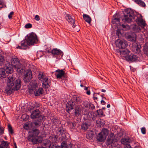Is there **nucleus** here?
Segmentation results:
<instances>
[{
    "mask_svg": "<svg viewBox=\"0 0 148 148\" xmlns=\"http://www.w3.org/2000/svg\"><path fill=\"white\" fill-rule=\"evenodd\" d=\"M46 142L45 143H44V145L46 147H49L50 146V141L48 140H46Z\"/></svg>",
    "mask_w": 148,
    "mask_h": 148,
    "instance_id": "obj_44",
    "label": "nucleus"
},
{
    "mask_svg": "<svg viewBox=\"0 0 148 148\" xmlns=\"http://www.w3.org/2000/svg\"><path fill=\"white\" fill-rule=\"evenodd\" d=\"M132 28L135 32H139L141 30L140 27L137 26L136 24H134L132 26Z\"/></svg>",
    "mask_w": 148,
    "mask_h": 148,
    "instance_id": "obj_31",
    "label": "nucleus"
},
{
    "mask_svg": "<svg viewBox=\"0 0 148 148\" xmlns=\"http://www.w3.org/2000/svg\"><path fill=\"white\" fill-rule=\"evenodd\" d=\"M26 39L30 45L36 43L38 42L37 36L34 33H32L27 35L25 37Z\"/></svg>",
    "mask_w": 148,
    "mask_h": 148,
    "instance_id": "obj_4",
    "label": "nucleus"
},
{
    "mask_svg": "<svg viewBox=\"0 0 148 148\" xmlns=\"http://www.w3.org/2000/svg\"><path fill=\"white\" fill-rule=\"evenodd\" d=\"M10 82L11 83V86L14 90H19L21 87V81L19 79H15L12 76H9L7 82Z\"/></svg>",
    "mask_w": 148,
    "mask_h": 148,
    "instance_id": "obj_1",
    "label": "nucleus"
},
{
    "mask_svg": "<svg viewBox=\"0 0 148 148\" xmlns=\"http://www.w3.org/2000/svg\"><path fill=\"white\" fill-rule=\"evenodd\" d=\"M66 19L68 22L72 23V24H73V25L72 26L73 28L75 27V25L74 24V23H75V20L73 19V18L70 15L67 14L66 15Z\"/></svg>",
    "mask_w": 148,
    "mask_h": 148,
    "instance_id": "obj_22",
    "label": "nucleus"
},
{
    "mask_svg": "<svg viewBox=\"0 0 148 148\" xmlns=\"http://www.w3.org/2000/svg\"><path fill=\"white\" fill-rule=\"evenodd\" d=\"M126 59L128 61L134 62L139 61L140 59L138 55L131 54L130 55L125 56Z\"/></svg>",
    "mask_w": 148,
    "mask_h": 148,
    "instance_id": "obj_8",
    "label": "nucleus"
},
{
    "mask_svg": "<svg viewBox=\"0 0 148 148\" xmlns=\"http://www.w3.org/2000/svg\"><path fill=\"white\" fill-rule=\"evenodd\" d=\"M4 128L0 126V133L1 134H3L4 133Z\"/></svg>",
    "mask_w": 148,
    "mask_h": 148,
    "instance_id": "obj_54",
    "label": "nucleus"
},
{
    "mask_svg": "<svg viewBox=\"0 0 148 148\" xmlns=\"http://www.w3.org/2000/svg\"><path fill=\"white\" fill-rule=\"evenodd\" d=\"M116 34L118 37L120 36L121 35V34L120 32V30L118 29L116 30Z\"/></svg>",
    "mask_w": 148,
    "mask_h": 148,
    "instance_id": "obj_50",
    "label": "nucleus"
},
{
    "mask_svg": "<svg viewBox=\"0 0 148 148\" xmlns=\"http://www.w3.org/2000/svg\"><path fill=\"white\" fill-rule=\"evenodd\" d=\"M66 142L63 141L61 144V147L60 146H56L55 148H73V144L70 143L69 145H67Z\"/></svg>",
    "mask_w": 148,
    "mask_h": 148,
    "instance_id": "obj_16",
    "label": "nucleus"
},
{
    "mask_svg": "<svg viewBox=\"0 0 148 148\" xmlns=\"http://www.w3.org/2000/svg\"><path fill=\"white\" fill-rule=\"evenodd\" d=\"M96 123L97 124H99V125H101L102 124V123L99 120H98L96 121Z\"/></svg>",
    "mask_w": 148,
    "mask_h": 148,
    "instance_id": "obj_58",
    "label": "nucleus"
},
{
    "mask_svg": "<svg viewBox=\"0 0 148 148\" xmlns=\"http://www.w3.org/2000/svg\"><path fill=\"white\" fill-rule=\"evenodd\" d=\"M132 50L136 54L138 55L139 56V54L140 53V46L138 45L134 46L132 47Z\"/></svg>",
    "mask_w": 148,
    "mask_h": 148,
    "instance_id": "obj_20",
    "label": "nucleus"
},
{
    "mask_svg": "<svg viewBox=\"0 0 148 148\" xmlns=\"http://www.w3.org/2000/svg\"><path fill=\"white\" fill-rule=\"evenodd\" d=\"M60 50L57 49H54L51 50V53L54 56H57L59 54H61L62 53Z\"/></svg>",
    "mask_w": 148,
    "mask_h": 148,
    "instance_id": "obj_23",
    "label": "nucleus"
},
{
    "mask_svg": "<svg viewBox=\"0 0 148 148\" xmlns=\"http://www.w3.org/2000/svg\"><path fill=\"white\" fill-rule=\"evenodd\" d=\"M30 45L28 42L25 38V39L21 41V45H18L16 48L17 49H25L27 48L28 46Z\"/></svg>",
    "mask_w": 148,
    "mask_h": 148,
    "instance_id": "obj_9",
    "label": "nucleus"
},
{
    "mask_svg": "<svg viewBox=\"0 0 148 148\" xmlns=\"http://www.w3.org/2000/svg\"><path fill=\"white\" fill-rule=\"evenodd\" d=\"M40 111L38 110H36L32 112L31 114V118L34 119L38 118L40 116Z\"/></svg>",
    "mask_w": 148,
    "mask_h": 148,
    "instance_id": "obj_13",
    "label": "nucleus"
},
{
    "mask_svg": "<svg viewBox=\"0 0 148 148\" xmlns=\"http://www.w3.org/2000/svg\"><path fill=\"white\" fill-rule=\"evenodd\" d=\"M82 112L81 109L79 107H76L75 109L74 114L76 116L81 115Z\"/></svg>",
    "mask_w": 148,
    "mask_h": 148,
    "instance_id": "obj_28",
    "label": "nucleus"
},
{
    "mask_svg": "<svg viewBox=\"0 0 148 148\" xmlns=\"http://www.w3.org/2000/svg\"><path fill=\"white\" fill-rule=\"evenodd\" d=\"M125 36L129 41H135L136 40V36L135 33H134L130 35L127 34Z\"/></svg>",
    "mask_w": 148,
    "mask_h": 148,
    "instance_id": "obj_15",
    "label": "nucleus"
},
{
    "mask_svg": "<svg viewBox=\"0 0 148 148\" xmlns=\"http://www.w3.org/2000/svg\"><path fill=\"white\" fill-rule=\"evenodd\" d=\"M37 86L35 84L30 83L29 86V92L31 93H34Z\"/></svg>",
    "mask_w": 148,
    "mask_h": 148,
    "instance_id": "obj_17",
    "label": "nucleus"
},
{
    "mask_svg": "<svg viewBox=\"0 0 148 148\" xmlns=\"http://www.w3.org/2000/svg\"><path fill=\"white\" fill-rule=\"evenodd\" d=\"M11 71L10 70H9V71H6V73L8 74V73H11Z\"/></svg>",
    "mask_w": 148,
    "mask_h": 148,
    "instance_id": "obj_63",
    "label": "nucleus"
},
{
    "mask_svg": "<svg viewBox=\"0 0 148 148\" xmlns=\"http://www.w3.org/2000/svg\"><path fill=\"white\" fill-rule=\"evenodd\" d=\"M5 76V71L3 69H0V78H4Z\"/></svg>",
    "mask_w": 148,
    "mask_h": 148,
    "instance_id": "obj_33",
    "label": "nucleus"
},
{
    "mask_svg": "<svg viewBox=\"0 0 148 148\" xmlns=\"http://www.w3.org/2000/svg\"><path fill=\"white\" fill-rule=\"evenodd\" d=\"M42 124L40 120H37L32 122L31 123V126L32 127H39Z\"/></svg>",
    "mask_w": 148,
    "mask_h": 148,
    "instance_id": "obj_18",
    "label": "nucleus"
},
{
    "mask_svg": "<svg viewBox=\"0 0 148 148\" xmlns=\"http://www.w3.org/2000/svg\"><path fill=\"white\" fill-rule=\"evenodd\" d=\"M86 93L88 95H90V91L89 90H88L86 92Z\"/></svg>",
    "mask_w": 148,
    "mask_h": 148,
    "instance_id": "obj_62",
    "label": "nucleus"
},
{
    "mask_svg": "<svg viewBox=\"0 0 148 148\" xmlns=\"http://www.w3.org/2000/svg\"><path fill=\"white\" fill-rule=\"evenodd\" d=\"M69 125L70 126L73 128V127H74L75 126V124L74 123H73L72 122H71L69 123Z\"/></svg>",
    "mask_w": 148,
    "mask_h": 148,
    "instance_id": "obj_56",
    "label": "nucleus"
},
{
    "mask_svg": "<svg viewBox=\"0 0 148 148\" xmlns=\"http://www.w3.org/2000/svg\"><path fill=\"white\" fill-rule=\"evenodd\" d=\"M11 85V83H10V82H7V86L5 90V92L7 95H10L14 90L13 88L10 86Z\"/></svg>",
    "mask_w": 148,
    "mask_h": 148,
    "instance_id": "obj_12",
    "label": "nucleus"
},
{
    "mask_svg": "<svg viewBox=\"0 0 148 148\" xmlns=\"http://www.w3.org/2000/svg\"><path fill=\"white\" fill-rule=\"evenodd\" d=\"M143 51L145 54L148 55V43L145 44L144 47Z\"/></svg>",
    "mask_w": 148,
    "mask_h": 148,
    "instance_id": "obj_38",
    "label": "nucleus"
},
{
    "mask_svg": "<svg viewBox=\"0 0 148 148\" xmlns=\"http://www.w3.org/2000/svg\"><path fill=\"white\" fill-rule=\"evenodd\" d=\"M124 148H132L131 147L130 145H125Z\"/></svg>",
    "mask_w": 148,
    "mask_h": 148,
    "instance_id": "obj_60",
    "label": "nucleus"
},
{
    "mask_svg": "<svg viewBox=\"0 0 148 148\" xmlns=\"http://www.w3.org/2000/svg\"><path fill=\"white\" fill-rule=\"evenodd\" d=\"M71 101L73 102L75 104H79L81 101V100L79 97L75 96L73 97Z\"/></svg>",
    "mask_w": 148,
    "mask_h": 148,
    "instance_id": "obj_26",
    "label": "nucleus"
},
{
    "mask_svg": "<svg viewBox=\"0 0 148 148\" xmlns=\"http://www.w3.org/2000/svg\"><path fill=\"white\" fill-rule=\"evenodd\" d=\"M97 114L101 116H105V115L103 114V111L101 109H99L97 111Z\"/></svg>",
    "mask_w": 148,
    "mask_h": 148,
    "instance_id": "obj_40",
    "label": "nucleus"
},
{
    "mask_svg": "<svg viewBox=\"0 0 148 148\" xmlns=\"http://www.w3.org/2000/svg\"><path fill=\"white\" fill-rule=\"evenodd\" d=\"M117 139L115 138L113 133H111L108 137L106 142L108 145H111L112 146H114V143L117 142Z\"/></svg>",
    "mask_w": 148,
    "mask_h": 148,
    "instance_id": "obj_7",
    "label": "nucleus"
},
{
    "mask_svg": "<svg viewBox=\"0 0 148 148\" xmlns=\"http://www.w3.org/2000/svg\"><path fill=\"white\" fill-rule=\"evenodd\" d=\"M8 127L9 132L11 134H13V130L11 125H9L8 126Z\"/></svg>",
    "mask_w": 148,
    "mask_h": 148,
    "instance_id": "obj_47",
    "label": "nucleus"
},
{
    "mask_svg": "<svg viewBox=\"0 0 148 148\" xmlns=\"http://www.w3.org/2000/svg\"><path fill=\"white\" fill-rule=\"evenodd\" d=\"M14 14V12H11L8 16L9 19H11L12 18V16Z\"/></svg>",
    "mask_w": 148,
    "mask_h": 148,
    "instance_id": "obj_52",
    "label": "nucleus"
},
{
    "mask_svg": "<svg viewBox=\"0 0 148 148\" xmlns=\"http://www.w3.org/2000/svg\"><path fill=\"white\" fill-rule=\"evenodd\" d=\"M115 44L116 47L121 49L125 48L127 45V42L125 40L120 39L116 40Z\"/></svg>",
    "mask_w": 148,
    "mask_h": 148,
    "instance_id": "obj_6",
    "label": "nucleus"
},
{
    "mask_svg": "<svg viewBox=\"0 0 148 148\" xmlns=\"http://www.w3.org/2000/svg\"><path fill=\"white\" fill-rule=\"evenodd\" d=\"M5 62L4 57L1 54H0V65H2Z\"/></svg>",
    "mask_w": 148,
    "mask_h": 148,
    "instance_id": "obj_42",
    "label": "nucleus"
},
{
    "mask_svg": "<svg viewBox=\"0 0 148 148\" xmlns=\"http://www.w3.org/2000/svg\"><path fill=\"white\" fill-rule=\"evenodd\" d=\"M130 141V140L129 138H123L121 139L122 143L125 145H129V143Z\"/></svg>",
    "mask_w": 148,
    "mask_h": 148,
    "instance_id": "obj_30",
    "label": "nucleus"
},
{
    "mask_svg": "<svg viewBox=\"0 0 148 148\" xmlns=\"http://www.w3.org/2000/svg\"><path fill=\"white\" fill-rule=\"evenodd\" d=\"M43 90L42 88H40L37 90H36L34 92V94L36 96H40L43 93Z\"/></svg>",
    "mask_w": 148,
    "mask_h": 148,
    "instance_id": "obj_24",
    "label": "nucleus"
},
{
    "mask_svg": "<svg viewBox=\"0 0 148 148\" xmlns=\"http://www.w3.org/2000/svg\"><path fill=\"white\" fill-rule=\"evenodd\" d=\"M95 94L94 95V96H95ZM93 98L94 99V100H95L96 99H97V97H96L95 96H94L93 97Z\"/></svg>",
    "mask_w": 148,
    "mask_h": 148,
    "instance_id": "obj_61",
    "label": "nucleus"
},
{
    "mask_svg": "<svg viewBox=\"0 0 148 148\" xmlns=\"http://www.w3.org/2000/svg\"><path fill=\"white\" fill-rule=\"evenodd\" d=\"M89 106L90 108L92 110H93L95 108V106L91 103H89Z\"/></svg>",
    "mask_w": 148,
    "mask_h": 148,
    "instance_id": "obj_51",
    "label": "nucleus"
},
{
    "mask_svg": "<svg viewBox=\"0 0 148 148\" xmlns=\"http://www.w3.org/2000/svg\"><path fill=\"white\" fill-rule=\"evenodd\" d=\"M25 27L26 28H30L32 27V25L30 23H27L25 25Z\"/></svg>",
    "mask_w": 148,
    "mask_h": 148,
    "instance_id": "obj_53",
    "label": "nucleus"
},
{
    "mask_svg": "<svg viewBox=\"0 0 148 148\" xmlns=\"http://www.w3.org/2000/svg\"><path fill=\"white\" fill-rule=\"evenodd\" d=\"M57 120L55 118L53 120V122L54 123H55V122H57Z\"/></svg>",
    "mask_w": 148,
    "mask_h": 148,
    "instance_id": "obj_64",
    "label": "nucleus"
},
{
    "mask_svg": "<svg viewBox=\"0 0 148 148\" xmlns=\"http://www.w3.org/2000/svg\"><path fill=\"white\" fill-rule=\"evenodd\" d=\"M142 133L143 134H145L146 133V129L145 127H143L141 129Z\"/></svg>",
    "mask_w": 148,
    "mask_h": 148,
    "instance_id": "obj_49",
    "label": "nucleus"
},
{
    "mask_svg": "<svg viewBox=\"0 0 148 148\" xmlns=\"http://www.w3.org/2000/svg\"><path fill=\"white\" fill-rule=\"evenodd\" d=\"M112 22L113 24L116 23V24H118L120 22L119 18L115 17L114 18L112 19Z\"/></svg>",
    "mask_w": 148,
    "mask_h": 148,
    "instance_id": "obj_39",
    "label": "nucleus"
},
{
    "mask_svg": "<svg viewBox=\"0 0 148 148\" xmlns=\"http://www.w3.org/2000/svg\"><path fill=\"white\" fill-rule=\"evenodd\" d=\"M11 63L12 67L18 72H21L23 69V65L20 63L19 60L17 58H13L11 60Z\"/></svg>",
    "mask_w": 148,
    "mask_h": 148,
    "instance_id": "obj_2",
    "label": "nucleus"
},
{
    "mask_svg": "<svg viewBox=\"0 0 148 148\" xmlns=\"http://www.w3.org/2000/svg\"><path fill=\"white\" fill-rule=\"evenodd\" d=\"M64 131L63 129L62 128H60L59 130V132H60V134H62L64 133Z\"/></svg>",
    "mask_w": 148,
    "mask_h": 148,
    "instance_id": "obj_57",
    "label": "nucleus"
},
{
    "mask_svg": "<svg viewBox=\"0 0 148 148\" xmlns=\"http://www.w3.org/2000/svg\"><path fill=\"white\" fill-rule=\"evenodd\" d=\"M38 77L40 80L43 81H44L45 78H47L44 75L43 73L41 72H40L39 73Z\"/></svg>",
    "mask_w": 148,
    "mask_h": 148,
    "instance_id": "obj_35",
    "label": "nucleus"
},
{
    "mask_svg": "<svg viewBox=\"0 0 148 148\" xmlns=\"http://www.w3.org/2000/svg\"><path fill=\"white\" fill-rule=\"evenodd\" d=\"M34 18L37 21H39L40 20V16L38 15H36Z\"/></svg>",
    "mask_w": 148,
    "mask_h": 148,
    "instance_id": "obj_55",
    "label": "nucleus"
},
{
    "mask_svg": "<svg viewBox=\"0 0 148 148\" xmlns=\"http://www.w3.org/2000/svg\"><path fill=\"white\" fill-rule=\"evenodd\" d=\"M83 17L84 20L88 23L90 24L91 23V17L88 15L86 14H84L83 15Z\"/></svg>",
    "mask_w": 148,
    "mask_h": 148,
    "instance_id": "obj_27",
    "label": "nucleus"
},
{
    "mask_svg": "<svg viewBox=\"0 0 148 148\" xmlns=\"http://www.w3.org/2000/svg\"><path fill=\"white\" fill-rule=\"evenodd\" d=\"M32 78V73L30 70H27L24 77V80L27 82H29Z\"/></svg>",
    "mask_w": 148,
    "mask_h": 148,
    "instance_id": "obj_11",
    "label": "nucleus"
},
{
    "mask_svg": "<svg viewBox=\"0 0 148 148\" xmlns=\"http://www.w3.org/2000/svg\"><path fill=\"white\" fill-rule=\"evenodd\" d=\"M89 124L86 123H84L81 125V129L85 131L89 127Z\"/></svg>",
    "mask_w": 148,
    "mask_h": 148,
    "instance_id": "obj_32",
    "label": "nucleus"
},
{
    "mask_svg": "<svg viewBox=\"0 0 148 148\" xmlns=\"http://www.w3.org/2000/svg\"><path fill=\"white\" fill-rule=\"evenodd\" d=\"M51 85V81L48 78H45L42 83V86L43 88L47 89L50 87Z\"/></svg>",
    "mask_w": 148,
    "mask_h": 148,
    "instance_id": "obj_10",
    "label": "nucleus"
},
{
    "mask_svg": "<svg viewBox=\"0 0 148 148\" xmlns=\"http://www.w3.org/2000/svg\"><path fill=\"white\" fill-rule=\"evenodd\" d=\"M96 117V114L93 112H89L87 115V118L90 120H94Z\"/></svg>",
    "mask_w": 148,
    "mask_h": 148,
    "instance_id": "obj_21",
    "label": "nucleus"
},
{
    "mask_svg": "<svg viewBox=\"0 0 148 148\" xmlns=\"http://www.w3.org/2000/svg\"><path fill=\"white\" fill-rule=\"evenodd\" d=\"M109 131L106 129H103L101 132L106 138L108 134Z\"/></svg>",
    "mask_w": 148,
    "mask_h": 148,
    "instance_id": "obj_36",
    "label": "nucleus"
},
{
    "mask_svg": "<svg viewBox=\"0 0 148 148\" xmlns=\"http://www.w3.org/2000/svg\"><path fill=\"white\" fill-rule=\"evenodd\" d=\"M55 72L58 73L56 75L57 78H61L62 77H65V72L62 69H58Z\"/></svg>",
    "mask_w": 148,
    "mask_h": 148,
    "instance_id": "obj_19",
    "label": "nucleus"
},
{
    "mask_svg": "<svg viewBox=\"0 0 148 148\" xmlns=\"http://www.w3.org/2000/svg\"><path fill=\"white\" fill-rule=\"evenodd\" d=\"M28 140L29 141L31 142L33 144L41 142L42 140V138L41 136H34L30 135L28 137Z\"/></svg>",
    "mask_w": 148,
    "mask_h": 148,
    "instance_id": "obj_5",
    "label": "nucleus"
},
{
    "mask_svg": "<svg viewBox=\"0 0 148 148\" xmlns=\"http://www.w3.org/2000/svg\"><path fill=\"white\" fill-rule=\"evenodd\" d=\"M39 131L38 130L35 129L33 130V134L32 135L35 136H38L37 135L39 134Z\"/></svg>",
    "mask_w": 148,
    "mask_h": 148,
    "instance_id": "obj_41",
    "label": "nucleus"
},
{
    "mask_svg": "<svg viewBox=\"0 0 148 148\" xmlns=\"http://www.w3.org/2000/svg\"><path fill=\"white\" fill-rule=\"evenodd\" d=\"M135 15L134 12L130 9H128L125 11L124 18H122L123 21L127 23H130L134 19Z\"/></svg>",
    "mask_w": 148,
    "mask_h": 148,
    "instance_id": "obj_3",
    "label": "nucleus"
},
{
    "mask_svg": "<svg viewBox=\"0 0 148 148\" xmlns=\"http://www.w3.org/2000/svg\"><path fill=\"white\" fill-rule=\"evenodd\" d=\"M123 30H129L130 27L128 25H125L124 24H122L121 25Z\"/></svg>",
    "mask_w": 148,
    "mask_h": 148,
    "instance_id": "obj_43",
    "label": "nucleus"
},
{
    "mask_svg": "<svg viewBox=\"0 0 148 148\" xmlns=\"http://www.w3.org/2000/svg\"><path fill=\"white\" fill-rule=\"evenodd\" d=\"M97 140L99 141L102 142L106 138L104 137L103 135L100 132L98 135L97 137Z\"/></svg>",
    "mask_w": 148,
    "mask_h": 148,
    "instance_id": "obj_29",
    "label": "nucleus"
},
{
    "mask_svg": "<svg viewBox=\"0 0 148 148\" xmlns=\"http://www.w3.org/2000/svg\"><path fill=\"white\" fill-rule=\"evenodd\" d=\"M75 103L73 101H69L66 105V111L69 113L74 108Z\"/></svg>",
    "mask_w": 148,
    "mask_h": 148,
    "instance_id": "obj_14",
    "label": "nucleus"
},
{
    "mask_svg": "<svg viewBox=\"0 0 148 148\" xmlns=\"http://www.w3.org/2000/svg\"><path fill=\"white\" fill-rule=\"evenodd\" d=\"M136 21L138 24L142 25L143 27L145 25V21L140 17H137L136 20Z\"/></svg>",
    "mask_w": 148,
    "mask_h": 148,
    "instance_id": "obj_25",
    "label": "nucleus"
},
{
    "mask_svg": "<svg viewBox=\"0 0 148 148\" xmlns=\"http://www.w3.org/2000/svg\"><path fill=\"white\" fill-rule=\"evenodd\" d=\"M86 138L90 140L92 139L93 136L91 134H88L86 135Z\"/></svg>",
    "mask_w": 148,
    "mask_h": 148,
    "instance_id": "obj_48",
    "label": "nucleus"
},
{
    "mask_svg": "<svg viewBox=\"0 0 148 148\" xmlns=\"http://www.w3.org/2000/svg\"><path fill=\"white\" fill-rule=\"evenodd\" d=\"M89 103L88 101H85L84 102L83 104V108H84L87 111L89 110Z\"/></svg>",
    "mask_w": 148,
    "mask_h": 148,
    "instance_id": "obj_37",
    "label": "nucleus"
},
{
    "mask_svg": "<svg viewBox=\"0 0 148 148\" xmlns=\"http://www.w3.org/2000/svg\"><path fill=\"white\" fill-rule=\"evenodd\" d=\"M101 104L103 105H105L106 104V103L105 102V101L103 100H102L101 101Z\"/></svg>",
    "mask_w": 148,
    "mask_h": 148,
    "instance_id": "obj_59",
    "label": "nucleus"
},
{
    "mask_svg": "<svg viewBox=\"0 0 148 148\" xmlns=\"http://www.w3.org/2000/svg\"><path fill=\"white\" fill-rule=\"evenodd\" d=\"M130 51L127 49H126L123 51H120V52L121 54H125V53L127 54V53H129L130 52Z\"/></svg>",
    "mask_w": 148,
    "mask_h": 148,
    "instance_id": "obj_46",
    "label": "nucleus"
},
{
    "mask_svg": "<svg viewBox=\"0 0 148 148\" xmlns=\"http://www.w3.org/2000/svg\"><path fill=\"white\" fill-rule=\"evenodd\" d=\"M134 1L140 6H141L142 7H144L145 6V3L141 0H135Z\"/></svg>",
    "mask_w": 148,
    "mask_h": 148,
    "instance_id": "obj_34",
    "label": "nucleus"
},
{
    "mask_svg": "<svg viewBox=\"0 0 148 148\" xmlns=\"http://www.w3.org/2000/svg\"><path fill=\"white\" fill-rule=\"evenodd\" d=\"M1 144L6 148H8L9 146L8 143L7 141H3L1 142Z\"/></svg>",
    "mask_w": 148,
    "mask_h": 148,
    "instance_id": "obj_45",
    "label": "nucleus"
}]
</instances>
